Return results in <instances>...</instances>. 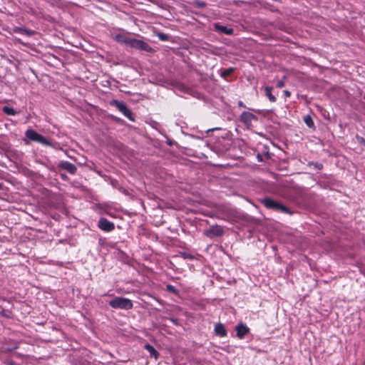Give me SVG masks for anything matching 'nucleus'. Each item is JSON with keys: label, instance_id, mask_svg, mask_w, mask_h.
<instances>
[{"label": "nucleus", "instance_id": "nucleus-26", "mask_svg": "<svg viewBox=\"0 0 365 365\" xmlns=\"http://www.w3.org/2000/svg\"><path fill=\"white\" fill-rule=\"evenodd\" d=\"M173 322L175 324H177V322H176V319H172Z\"/></svg>", "mask_w": 365, "mask_h": 365}, {"label": "nucleus", "instance_id": "nucleus-11", "mask_svg": "<svg viewBox=\"0 0 365 365\" xmlns=\"http://www.w3.org/2000/svg\"><path fill=\"white\" fill-rule=\"evenodd\" d=\"M215 332L216 335L220 337H224L227 336V330L225 329V327L224 326V324L221 323H217L215 324Z\"/></svg>", "mask_w": 365, "mask_h": 365}, {"label": "nucleus", "instance_id": "nucleus-28", "mask_svg": "<svg viewBox=\"0 0 365 365\" xmlns=\"http://www.w3.org/2000/svg\"><path fill=\"white\" fill-rule=\"evenodd\" d=\"M200 5L203 6L205 5V3H200Z\"/></svg>", "mask_w": 365, "mask_h": 365}, {"label": "nucleus", "instance_id": "nucleus-9", "mask_svg": "<svg viewBox=\"0 0 365 365\" xmlns=\"http://www.w3.org/2000/svg\"><path fill=\"white\" fill-rule=\"evenodd\" d=\"M131 38V37L124 34H118L114 36L115 41L127 46H129Z\"/></svg>", "mask_w": 365, "mask_h": 365}, {"label": "nucleus", "instance_id": "nucleus-27", "mask_svg": "<svg viewBox=\"0 0 365 365\" xmlns=\"http://www.w3.org/2000/svg\"><path fill=\"white\" fill-rule=\"evenodd\" d=\"M200 5L203 6L205 5V3H200Z\"/></svg>", "mask_w": 365, "mask_h": 365}, {"label": "nucleus", "instance_id": "nucleus-20", "mask_svg": "<svg viewBox=\"0 0 365 365\" xmlns=\"http://www.w3.org/2000/svg\"><path fill=\"white\" fill-rule=\"evenodd\" d=\"M166 289L170 292L175 294H178V289L174 286H173L171 284H168L166 286Z\"/></svg>", "mask_w": 365, "mask_h": 365}, {"label": "nucleus", "instance_id": "nucleus-1", "mask_svg": "<svg viewBox=\"0 0 365 365\" xmlns=\"http://www.w3.org/2000/svg\"><path fill=\"white\" fill-rule=\"evenodd\" d=\"M109 305L113 309L128 310L133 308L131 300L124 297H116L109 302Z\"/></svg>", "mask_w": 365, "mask_h": 365}, {"label": "nucleus", "instance_id": "nucleus-6", "mask_svg": "<svg viewBox=\"0 0 365 365\" xmlns=\"http://www.w3.org/2000/svg\"><path fill=\"white\" fill-rule=\"evenodd\" d=\"M223 228L220 225H213L210 229L205 230L204 234L209 237H220L223 235Z\"/></svg>", "mask_w": 365, "mask_h": 365}, {"label": "nucleus", "instance_id": "nucleus-23", "mask_svg": "<svg viewBox=\"0 0 365 365\" xmlns=\"http://www.w3.org/2000/svg\"><path fill=\"white\" fill-rule=\"evenodd\" d=\"M277 86L278 88H282V87H284V81H278V82H277Z\"/></svg>", "mask_w": 365, "mask_h": 365}, {"label": "nucleus", "instance_id": "nucleus-8", "mask_svg": "<svg viewBox=\"0 0 365 365\" xmlns=\"http://www.w3.org/2000/svg\"><path fill=\"white\" fill-rule=\"evenodd\" d=\"M237 336L242 339L250 332V329L243 323H240L235 327Z\"/></svg>", "mask_w": 365, "mask_h": 365}, {"label": "nucleus", "instance_id": "nucleus-24", "mask_svg": "<svg viewBox=\"0 0 365 365\" xmlns=\"http://www.w3.org/2000/svg\"><path fill=\"white\" fill-rule=\"evenodd\" d=\"M284 94L286 97H289L291 95L290 92L287 90L284 91Z\"/></svg>", "mask_w": 365, "mask_h": 365}, {"label": "nucleus", "instance_id": "nucleus-15", "mask_svg": "<svg viewBox=\"0 0 365 365\" xmlns=\"http://www.w3.org/2000/svg\"><path fill=\"white\" fill-rule=\"evenodd\" d=\"M16 33L21 34L24 35H26L28 36H31L34 35V32L31 30L26 29L24 28H16L14 29Z\"/></svg>", "mask_w": 365, "mask_h": 365}, {"label": "nucleus", "instance_id": "nucleus-4", "mask_svg": "<svg viewBox=\"0 0 365 365\" xmlns=\"http://www.w3.org/2000/svg\"><path fill=\"white\" fill-rule=\"evenodd\" d=\"M257 117L252 113L244 111L240 115V121L247 128H250L253 120H257Z\"/></svg>", "mask_w": 365, "mask_h": 365}, {"label": "nucleus", "instance_id": "nucleus-30", "mask_svg": "<svg viewBox=\"0 0 365 365\" xmlns=\"http://www.w3.org/2000/svg\"><path fill=\"white\" fill-rule=\"evenodd\" d=\"M364 99H365V94H364Z\"/></svg>", "mask_w": 365, "mask_h": 365}, {"label": "nucleus", "instance_id": "nucleus-29", "mask_svg": "<svg viewBox=\"0 0 365 365\" xmlns=\"http://www.w3.org/2000/svg\"><path fill=\"white\" fill-rule=\"evenodd\" d=\"M2 187V185L1 183H0V189Z\"/></svg>", "mask_w": 365, "mask_h": 365}, {"label": "nucleus", "instance_id": "nucleus-25", "mask_svg": "<svg viewBox=\"0 0 365 365\" xmlns=\"http://www.w3.org/2000/svg\"><path fill=\"white\" fill-rule=\"evenodd\" d=\"M238 106H239L240 107L245 108V104H244V103H243V102H242V101H240L238 102Z\"/></svg>", "mask_w": 365, "mask_h": 365}, {"label": "nucleus", "instance_id": "nucleus-16", "mask_svg": "<svg viewBox=\"0 0 365 365\" xmlns=\"http://www.w3.org/2000/svg\"><path fill=\"white\" fill-rule=\"evenodd\" d=\"M304 122L305 124L310 128H314V123L312 117L309 115H304L303 118Z\"/></svg>", "mask_w": 365, "mask_h": 365}, {"label": "nucleus", "instance_id": "nucleus-18", "mask_svg": "<svg viewBox=\"0 0 365 365\" xmlns=\"http://www.w3.org/2000/svg\"><path fill=\"white\" fill-rule=\"evenodd\" d=\"M3 111L8 115H15L16 114V112L14 110V109L9 106L3 107Z\"/></svg>", "mask_w": 365, "mask_h": 365}, {"label": "nucleus", "instance_id": "nucleus-7", "mask_svg": "<svg viewBox=\"0 0 365 365\" xmlns=\"http://www.w3.org/2000/svg\"><path fill=\"white\" fill-rule=\"evenodd\" d=\"M98 227L106 232H110L114 230L115 225L104 217H101L98 222Z\"/></svg>", "mask_w": 365, "mask_h": 365}, {"label": "nucleus", "instance_id": "nucleus-22", "mask_svg": "<svg viewBox=\"0 0 365 365\" xmlns=\"http://www.w3.org/2000/svg\"><path fill=\"white\" fill-rule=\"evenodd\" d=\"M234 69L232 68H230L228 69H226L223 71L222 76H227L230 75L233 72Z\"/></svg>", "mask_w": 365, "mask_h": 365}, {"label": "nucleus", "instance_id": "nucleus-12", "mask_svg": "<svg viewBox=\"0 0 365 365\" xmlns=\"http://www.w3.org/2000/svg\"><path fill=\"white\" fill-rule=\"evenodd\" d=\"M215 28L216 31H219L220 33L230 35V34H233V29H232L227 28V26L220 25L219 24H215Z\"/></svg>", "mask_w": 365, "mask_h": 365}, {"label": "nucleus", "instance_id": "nucleus-10", "mask_svg": "<svg viewBox=\"0 0 365 365\" xmlns=\"http://www.w3.org/2000/svg\"><path fill=\"white\" fill-rule=\"evenodd\" d=\"M59 168L68 171L71 174H75L77 170L76 165L68 161L61 162L59 164Z\"/></svg>", "mask_w": 365, "mask_h": 365}, {"label": "nucleus", "instance_id": "nucleus-21", "mask_svg": "<svg viewBox=\"0 0 365 365\" xmlns=\"http://www.w3.org/2000/svg\"><path fill=\"white\" fill-rule=\"evenodd\" d=\"M157 36L161 41H168L169 38V36L164 33H158Z\"/></svg>", "mask_w": 365, "mask_h": 365}, {"label": "nucleus", "instance_id": "nucleus-5", "mask_svg": "<svg viewBox=\"0 0 365 365\" xmlns=\"http://www.w3.org/2000/svg\"><path fill=\"white\" fill-rule=\"evenodd\" d=\"M111 104L115 106L118 109V110L120 111L128 119L133 120L132 117V112L124 103L120 102L118 101H113Z\"/></svg>", "mask_w": 365, "mask_h": 365}, {"label": "nucleus", "instance_id": "nucleus-19", "mask_svg": "<svg viewBox=\"0 0 365 365\" xmlns=\"http://www.w3.org/2000/svg\"><path fill=\"white\" fill-rule=\"evenodd\" d=\"M36 141L38 142L39 143L44 145H51V143L48 142V140L40 134L37 137Z\"/></svg>", "mask_w": 365, "mask_h": 365}, {"label": "nucleus", "instance_id": "nucleus-2", "mask_svg": "<svg viewBox=\"0 0 365 365\" xmlns=\"http://www.w3.org/2000/svg\"><path fill=\"white\" fill-rule=\"evenodd\" d=\"M263 205L268 209L274 210L283 213L292 215V212L289 211V208L281 204L280 202L275 201L271 198H265L262 200Z\"/></svg>", "mask_w": 365, "mask_h": 365}, {"label": "nucleus", "instance_id": "nucleus-17", "mask_svg": "<svg viewBox=\"0 0 365 365\" xmlns=\"http://www.w3.org/2000/svg\"><path fill=\"white\" fill-rule=\"evenodd\" d=\"M272 88L269 86L265 87V94L268 97L269 100L272 102L276 101V98L272 94Z\"/></svg>", "mask_w": 365, "mask_h": 365}, {"label": "nucleus", "instance_id": "nucleus-14", "mask_svg": "<svg viewBox=\"0 0 365 365\" xmlns=\"http://www.w3.org/2000/svg\"><path fill=\"white\" fill-rule=\"evenodd\" d=\"M26 138H28L29 140L36 141L37 137L38 136V133L36 132L34 130H27L25 133Z\"/></svg>", "mask_w": 365, "mask_h": 365}, {"label": "nucleus", "instance_id": "nucleus-13", "mask_svg": "<svg viewBox=\"0 0 365 365\" xmlns=\"http://www.w3.org/2000/svg\"><path fill=\"white\" fill-rule=\"evenodd\" d=\"M144 348L150 353L151 356H153L155 359H158L159 354L153 346L149 344H146L144 346Z\"/></svg>", "mask_w": 365, "mask_h": 365}, {"label": "nucleus", "instance_id": "nucleus-3", "mask_svg": "<svg viewBox=\"0 0 365 365\" xmlns=\"http://www.w3.org/2000/svg\"><path fill=\"white\" fill-rule=\"evenodd\" d=\"M129 46L140 51L152 53L154 51L153 48L146 42L143 40L132 38Z\"/></svg>", "mask_w": 365, "mask_h": 365}]
</instances>
